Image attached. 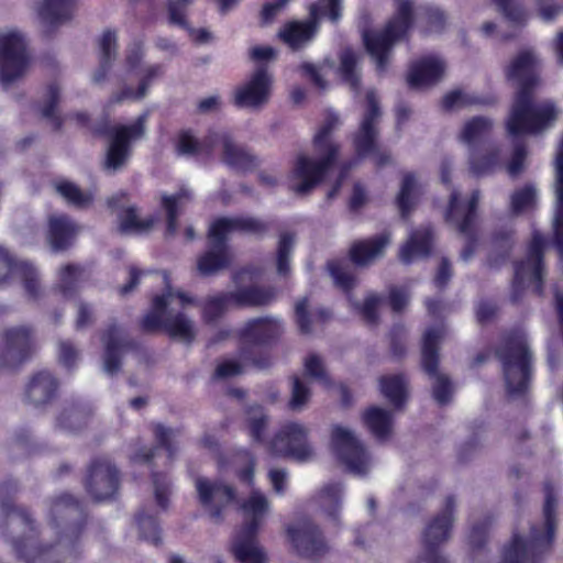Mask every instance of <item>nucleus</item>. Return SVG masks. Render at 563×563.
I'll return each instance as SVG.
<instances>
[{
	"instance_id": "obj_1",
	"label": "nucleus",
	"mask_w": 563,
	"mask_h": 563,
	"mask_svg": "<svg viewBox=\"0 0 563 563\" xmlns=\"http://www.w3.org/2000/svg\"><path fill=\"white\" fill-rule=\"evenodd\" d=\"M538 65L537 55L525 49L506 68L507 79L518 88L506 120L507 133L512 139L542 133L551 129L558 120L559 110L552 101H532L531 89L539 80Z\"/></svg>"
},
{
	"instance_id": "obj_2",
	"label": "nucleus",
	"mask_w": 563,
	"mask_h": 563,
	"mask_svg": "<svg viewBox=\"0 0 563 563\" xmlns=\"http://www.w3.org/2000/svg\"><path fill=\"white\" fill-rule=\"evenodd\" d=\"M341 121L334 112H328L324 122L313 137L314 158L305 154L297 156L288 178L289 188L297 194H306L314 188L325 176L338 156L340 146L332 133Z\"/></svg>"
},
{
	"instance_id": "obj_3",
	"label": "nucleus",
	"mask_w": 563,
	"mask_h": 563,
	"mask_svg": "<svg viewBox=\"0 0 563 563\" xmlns=\"http://www.w3.org/2000/svg\"><path fill=\"white\" fill-rule=\"evenodd\" d=\"M166 283L162 295L154 297L152 309L143 318V328L147 331L163 329L170 338L190 343L197 334L195 322L187 316V309L197 301L188 294L174 289L164 274Z\"/></svg>"
},
{
	"instance_id": "obj_4",
	"label": "nucleus",
	"mask_w": 563,
	"mask_h": 563,
	"mask_svg": "<svg viewBox=\"0 0 563 563\" xmlns=\"http://www.w3.org/2000/svg\"><path fill=\"white\" fill-rule=\"evenodd\" d=\"M556 496L553 489L545 488L543 520L531 526L529 533H514L504 545L498 563H529L548 552L555 533Z\"/></svg>"
},
{
	"instance_id": "obj_5",
	"label": "nucleus",
	"mask_w": 563,
	"mask_h": 563,
	"mask_svg": "<svg viewBox=\"0 0 563 563\" xmlns=\"http://www.w3.org/2000/svg\"><path fill=\"white\" fill-rule=\"evenodd\" d=\"M144 45L134 40L125 51L124 59L114 76L120 88L112 92L107 106H115L126 101H139L148 93L154 80L163 73L158 64H144Z\"/></svg>"
},
{
	"instance_id": "obj_6",
	"label": "nucleus",
	"mask_w": 563,
	"mask_h": 563,
	"mask_svg": "<svg viewBox=\"0 0 563 563\" xmlns=\"http://www.w3.org/2000/svg\"><path fill=\"white\" fill-rule=\"evenodd\" d=\"M241 510L244 522L232 541V553L240 563H266V553L256 536L269 514L271 503L263 492L255 489L241 503Z\"/></svg>"
},
{
	"instance_id": "obj_7",
	"label": "nucleus",
	"mask_w": 563,
	"mask_h": 563,
	"mask_svg": "<svg viewBox=\"0 0 563 563\" xmlns=\"http://www.w3.org/2000/svg\"><path fill=\"white\" fill-rule=\"evenodd\" d=\"M264 230L265 224L254 218L238 217L216 220L209 230V250L197 262L199 273L209 276L229 265L231 257L225 241L230 234L238 231L260 234Z\"/></svg>"
},
{
	"instance_id": "obj_8",
	"label": "nucleus",
	"mask_w": 563,
	"mask_h": 563,
	"mask_svg": "<svg viewBox=\"0 0 563 563\" xmlns=\"http://www.w3.org/2000/svg\"><path fill=\"white\" fill-rule=\"evenodd\" d=\"M282 331L283 324L276 318H258L246 322L240 331L242 362L225 360L218 365L216 375L220 378L236 376L243 372L247 363L264 367V364L255 361L254 354L262 345L277 338Z\"/></svg>"
},
{
	"instance_id": "obj_9",
	"label": "nucleus",
	"mask_w": 563,
	"mask_h": 563,
	"mask_svg": "<svg viewBox=\"0 0 563 563\" xmlns=\"http://www.w3.org/2000/svg\"><path fill=\"white\" fill-rule=\"evenodd\" d=\"M159 446L155 450L140 449L131 455L133 464H145L152 472L154 494L157 505L165 509L167 507L170 483L165 475L159 474L158 467H167L172 464L177 452L176 434L173 429L157 424L154 429Z\"/></svg>"
},
{
	"instance_id": "obj_10",
	"label": "nucleus",
	"mask_w": 563,
	"mask_h": 563,
	"mask_svg": "<svg viewBox=\"0 0 563 563\" xmlns=\"http://www.w3.org/2000/svg\"><path fill=\"white\" fill-rule=\"evenodd\" d=\"M411 0H397L396 13L382 31L363 33L364 45L378 70H384L391 55L394 44L402 38L412 23Z\"/></svg>"
},
{
	"instance_id": "obj_11",
	"label": "nucleus",
	"mask_w": 563,
	"mask_h": 563,
	"mask_svg": "<svg viewBox=\"0 0 563 563\" xmlns=\"http://www.w3.org/2000/svg\"><path fill=\"white\" fill-rule=\"evenodd\" d=\"M219 145L222 150L223 162L240 170L253 166V157L241 146L236 145L227 132L210 133L205 141H199L190 131L178 135L177 152L179 155L203 157Z\"/></svg>"
},
{
	"instance_id": "obj_12",
	"label": "nucleus",
	"mask_w": 563,
	"mask_h": 563,
	"mask_svg": "<svg viewBox=\"0 0 563 563\" xmlns=\"http://www.w3.org/2000/svg\"><path fill=\"white\" fill-rule=\"evenodd\" d=\"M493 125L489 118L474 117L464 123L460 132V140L472 148L468 164L476 176L489 175L504 164V150L500 146H490L483 153L475 150V145L492 131Z\"/></svg>"
},
{
	"instance_id": "obj_13",
	"label": "nucleus",
	"mask_w": 563,
	"mask_h": 563,
	"mask_svg": "<svg viewBox=\"0 0 563 563\" xmlns=\"http://www.w3.org/2000/svg\"><path fill=\"white\" fill-rule=\"evenodd\" d=\"M498 356L503 363L509 394L523 393L529 386L531 376V356L526 335L520 332L508 336L498 351Z\"/></svg>"
},
{
	"instance_id": "obj_14",
	"label": "nucleus",
	"mask_w": 563,
	"mask_h": 563,
	"mask_svg": "<svg viewBox=\"0 0 563 563\" xmlns=\"http://www.w3.org/2000/svg\"><path fill=\"white\" fill-rule=\"evenodd\" d=\"M330 446L345 466L356 475H366L374 466V460L356 432L343 423H334L330 428Z\"/></svg>"
},
{
	"instance_id": "obj_15",
	"label": "nucleus",
	"mask_w": 563,
	"mask_h": 563,
	"mask_svg": "<svg viewBox=\"0 0 563 563\" xmlns=\"http://www.w3.org/2000/svg\"><path fill=\"white\" fill-rule=\"evenodd\" d=\"M311 429L300 421H286L268 442L267 449L272 455L288 457L299 463L316 460L317 451L310 441Z\"/></svg>"
},
{
	"instance_id": "obj_16",
	"label": "nucleus",
	"mask_w": 563,
	"mask_h": 563,
	"mask_svg": "<svg viewBox=\"0 0 563 563\" xmlns=\"http://www.w3.org/2000/svg\"><path fill=\"white\" fill-rule=\"evenodd\" d=\"M29 43L14 26L0 27V80L8 87L22 78L30 65Z\"/></svg>"
},
{
	"instance_id": "obj_17",
	"label": "nucleus",
	"mask_w": 563,
	"mask_h": 563,
	"mask_svg": "<svg viewBox=\"0 0 563 563\" xmlns=\"http://www.w3.org/2000/svg\"><path fill=\"white\" fill-rule=\"evenodd\" d=\"M250 275L249 271L239 273L235 277L239 288L234 292L219 294L209 297L202 308L203 318L211 322L222 316L232 306H261L269 303L275 292L272 289H264L255 286L243 287L242 283Z\"/></svg>"
},
{
	"instance_id": "obj_18",
	"label": "nucleus",
	"mask_w": 563,
	"mask_h": 563,
	"mask_svg": "<svg viewBox=\"0 0 563 563\" xmlns=\"http://www.w3.org/2000/svg\"><path fill=\"white\" fill-rule=\"evenodd\" d=\"M380 114L378 97L374 90H368L365 111L354 136V147L358 156L371 155L376 165L384 166L391 162V156L377 146V123Z\"/></svg>"
},
{
	"instance_id": "obj_19",
	"label": "nucleus",
	"mask_w": 563,
	"mask_h": 563,
	"mask_svg": "<svg viewBox=\"0 0 563 563\" xmlns=\"http://www.w3.org/2000/svg\"><path fill=\"white\" fill-rule=\"evenodd\" d=\"M323 18L329 19V9H325L324 0H318L309 5L308 20L285 22L278 29L276 37L291 51H301L313 42Z\"/></svg>"
},
{
	"instance_id": "obj_20",
	"label": "nucleus",
	"mask_w": 563,
	"mask_h": 563,
	"mask_svg": "<svg viewBox=\"0 0 563 563\" xmlns=\"http://www.w3.org/2000/svg\"><path fill=\"white\" fill-rule=\"evenodd\" d=\"M479 198V191L475 190L472 192L470 198L462 199L460 190L454 188L451 191L449 206L445 212V220L455 225L459 231L465 234L468 239L467 244L461 253L464 261H468L474 252L475 241L472 235V225Z\"/></svg>"
},
{
	"instance_id": "obj_21",
	"label": "nucleus",
	"mask_w": 563,
	"mask_h": 563,
	"mask_svg": "<svg viewBox=\"0 0 563 563\" xmlns=\"http://www.w3.org/2000/svg\"><path fill=\"white\" fill-rule=\"evenodd\" d=\"M272 88L273 75L267 68L258 67L234 88L232 101L239 108L257 110L268 102Z\"/></svg>"
},
{
	"instance_id": "obj_22",
	"label": "nucleus",
	"mask_w": 563,
	"mask_h": 563,
	"mask_svg": "<svg viewBox=\"0 0 563 563\" xmlns=\"http://www.w3.org/2000/svg\"><path fill=\"white\" fill-rule=\"evenodd\" d=\"M444 335V328L438 325L426 330L422 340V366L424 371L434 379L433 382V397L434 399L444 405L449 402L453 388L449 379L438 372V344Z\"/></svg>"
},
{
	"instance_id": "obj_23",
	"label": "nucleus",
	"mask_w": 563,
	"mask_h": 563,
	"mask_svg": "<svg viewBox=\"0 0 563 563\" xmlns=\"http://www.w3.org/2000/svg\"><path fill=\"white\" fill-rule=\"evenodd\" d=\"M144 120L145 115H142L132 124L117 125L110 131L104 162L106 169L117 172L125 165L131 155L132 143L143 135Z\"/></svg>"
},
{
	"instance_id": "obj_24",
	"label": "nucleus",
	"mask_w": 563,
	"mask_h": 563,
	"mask_svg": "<svg viewBox=\"0 0 563 563\" xmlns=\"http://www.w3.org/2000/svg\"><path fill=\"white\" fill-rule=\"evenodd\" d=\"M287 536L300 555L320 558L329 551L320 529L308 519H299L289 525Z\"/></svg>"
},
{
	"instance_id": "obj_25",
	"label": "nucleus",
	"mask_w": 563,
	"mask_h": 563,
	"mask_svg": "<svg viewBox=\"0 0 563 563\" xmlns=\"http://www.w3.org/2000/svg\"><path fill=\"white\" fill-rule=\"evenodd\" d=\"M544 246L545 240L539 233H536L530 243L527 258L516 266V287H531L537 292L541 291L543 277L542 254Z\"/></svg>"
},
{
	"instance_id": "obj_26",
	"label": "nucleus",
	"mask_w": 563,
	"mask_h": 563,
	"mask_svg": "<svg viewBox=\"0 0 563 563\" xmlns=\"http://www.w3.org/2000/svg\"><path fill=\"white\" fill-rule=\"evenodd\" d=\"M446 68V62L441 56H422L411 63L406 77L407 84L412 89H429L444 79Z\"/></svg>"
},
{
	"instance_id": "obj_27",
	"label": "nucleus",
	"mask_w": 563,
	"mask_h": 563,
	"mask_svg": "<svg viewBox=\"0 0 563 563\" xmlns=\"http://www.w3.org/2000/svg\"><path fill=\"white\" fill-rule=\"evenodd\" d=\"M195 485L201 505L213 519H219L222 510L235 498V490L221 482L199 477Z\"/></svg>"
},
{
	"instance_id": "obj_28",
	"label": "nucleus",
	"mask_w": 563,
	"mask_h": 563,
	"mask_svg": "<svg viewBox=\"0 0 563 563\" xmlns=\"http://www.w3.org/2000/svg\"><path fill=\"white\" fill-rule=\"evenodd\" d=\"M32 342L31 330L24 325L9 328L2 335L0 360L3 367L21 363L27 355Z\"/></svg>"
},
{
	"instance_id": "obj_29",
	"label": "nucleus",
	"mask_w": 563,
	"mask_h": 563,
	"mask_svg": "<svg viewBox=\"0 0 563 563\" xmlns=\"http://www.w3.org/2000/svg\"><path fill=\"white\" fill-rule=\"evenodd\" d=\"M118 472L107 459L96 461L87 478V490L92 498L103 500L113 496L118 488Z\"/></svg>"
},
{
	"instance_id": "obj_30",
	"label": "nucleus",
	"mask_w": 563,
	"mask_h": 563,
	"mask_svg": "<svg viewBox=\"0 0 563 563\" xmlns=\"http://www.w3.org/2000/svg\"><path fill=\"white\" fill-rule=\"evenodd\" d=\"M9 278L21 280L30 297H38L41 285L35 267L24 261L13 262L8 252L0 247V283Z\"/></svg>"
},
{
	"instance_id": "obj_31",
	"label": "nucleus",
	"mask_w": 563,
	"mask_h": 563,
	"mask_svg": "<svg viewBox=\"0 0 563 563\" xmlns=\"http://www.w3.org/2000/svg\"><path fill=\"white\" fill-rule=\"evenodd\" d=\"M455 499L448 497L443 508L439 514L426 526L422 534L423 549H437L451 537V530L454 522Z\"/></svg>"
},
{
	"instance_id": "obj_32",
	"label": "nucleus",
	"mask_w": 563,
	"mask_h": 563,
	"mask_svg": "<svg viewBox=\"0 0 563 563\" xmlns=\"http://www.w3.org/2000/svg\"><path fill=\"white\" fill-rule=\"evenodd\" d=\"M344 487L339 482H330L322 485L313 495L314 508L324 518L334 523L339 522L342 511Z\"/></svg>"
},
{
	"instance_id": "obj_33",
	"label": "nucleus",
	"mask_w": 563,
	"mask_h": 563,
	"mask_svg": "<svg viewBox=\"0 0 563 563\" xmlns=\"http://www.w3.org/2000/svg\"><path fill=\"white\" fill-rule=\"evenodd\" d=\"M81 227L63 213L52 214L48 218L47 240L55 252L68 249L76 236L79 234Z\"/></svg>"
},
{
	"instance_id": "obj_34",
	"label": "nucleus",
	"mask_w": 563,
	"mask_h": 563,
	"mask_svg": "<svg viewBox=\"0 0 563 563\" xmlns=\"http://www.w3.org/2000/svg\"><path fill=\"white\" fill-rule=\"evenodd\" d=\"M554 188V213L552 228L554 234V245L563 255V140L560 143L555 159V181Z\"/></svg>"
},
{
	"instance_id": "obj_35",
	"label": "nucleus",
	"mask_w": 563,
	"mask_h": 563,
	"mask_svg": "<svg viewBox=\"0 0 563 563\" xmlns=\"http://www.w3.org/2000/svg\"><path fill=\"white\" fill-rule=\"evenodd\" d=\"M104 344L103 369L107 374H115L121 365V356L128 341L123 329L118 325H111L102 336Z\"/></svg>"
},
{
	"instance_id": "obj_36",
	"label": "nucleus",
	"mask_w": 563,
	"mask_h": 563,
	"mask_svg": "<svg viewBox=\"0 0 563 563\" xmlns=\"http://www.w3.org/2000/svg\"><path fill=\"white\" fill-rule=\"evenodd\" d=\"M432 246V231L430 228H421L410 233L406 243L399 251L401 262L410 264L426 257Z\"/></svg>"
},
{
	"instance_id": "obj_37",
	"label": "nucleus",
	"mask_w": 563,
	"mask_h": 563,
	"mask_svg": "<svg viewBox=\"0 0 563 563\" xmlns=\"http://www.w3.org/2000/svg\"><path fill=\"white\" fill-rule=\"evenodd\" d=\"M389 242L390 236L387 233H383L374 239L355 242L350 250L351 258L356 265H369L383 255L384 249Z\"/></svg>"
},
{
	"instance_id": "obj_38",
	"label": "nucleus",
	"mask_w": 563,
	"mask_h": 563,
	"mask_svg": "<svg viewBox=\"0 0 563 563\" xmlns=\"http://www.w3.org/2000/svg\"><path fill=\"white\" fill-rule=\"evenodd\" d=\"M77 0H43L38 8L41 20L48 25H60L70 21Z\"/></svg>"
},
{
	"instance_id": "obj_39",
	"label": "nucleus",
	"mask_w": 563,
	"mask_h": 563,
	"mask_svg": "<svg viewBox=\"0 0 563 563\" xmlns=\"http://www.w3.org/2000/svg\"><path fill=\"white\" fill-rule=\"evenodd\" d=\"M117 34L112 31H106L99 42L100 65L92 74V81L96 85H102L107 81L111 66L117 56Z\"/></svg>"
},
{
	"instance_id": "obj_40",
	"label": "nucleus",
	"mask_w": 563,
	"mask_h": 563,
	"mask_svg": "<svg viewBox=\"0 0 563 563\" xmlns=\"http://www.w3.org/2000/svg\"><path fill=\"white\" fill-rule=\"evenodd\" d=\"M364 424L378 439L387 438L393 430V415L380 407H369L362 416Z\"/></svg>"
},
{
	"instance_id": "obj_41",
	"label": "nucleus",
	"mask_w": 563,
	"mask_h": 563,
	"mask_svg": "<svg viewBox=\"0 0 563 563\" xmlns=\"http://www.w3.org/2000/svg\"><path fill=\"white\" fill-rule=\"evenodd\" d=\"M157 217H141L135 208L123 209L119 214V228L128 234H142L151 231L157 222Z\"/></svg>"
},
{
	"instance_id": "obj_42",
	"label": "nucleus",
	"mask_w": 563,
	"mask_h": 563,
	"mask_svg": "<svg viewBox=\"0 0 563 563\" xmlns=\"http://www.w3.org/2000/svg\"><path fill=\"white\" fill-rule=\"evenodd\" d=\"M422 194V184L420 183L417 175L413 173H407L402 177L400 191L397 197V205L402 217L407 213L418 201Z\"/></svg>"
},
{
	"instance_id": "obj_43",
	"label": "nucleus",
	"mask_w": 563,
	"mask_h": 563,
	"mask_svg": "<svg viewBox=\"0 0 563 563\" xmlns=\"http://www.w3.org/2000/svg\"><path fill=\"white\" fill-rule=\"evenodd\" d=\"M56 382L48 372L36 374L27 385L26 397L35 405L46 402L56 390Z\"/></svg>"
},
{
	"instance_id": "obj_44",
	"label": "nucleus",
	"mask_w": 563,
	"mask_h": 563,
	"mask_svg": "<svg viewBox=\"0 0 563 563\" xmlns=\"http://www.w3.org/2000/svg\"><path fill=\"white\" fill-rule=\"evenodd\" d=\"M492 99L465 89H453L445 93L442 99V107L445 110L454 111L465 107L488 104Z\"/></svg>"
},
{
	"instance_id": "obj_45",
	"label": "nucleus",
	"mask_w": 563,
	"mask_h": 563,
	"mask_svg": "<svg viewBox=\"0 0 563 563\" xmlns=\"http://www.w3.org/2000/svg\"><path fill=\"white\" fill-rule=\"evenodd\" d=\"M361 54L351 47H345L340 54L338 71L343 80L354 90L360 81Z\"/></svg>"
},
{
	"instance_id": "obj_46",
	"label": "nucleus",
	"mask_w": 563,
	"mask_h": 563,
	"mask_svg": "<svg viewBox=\"0 0 563 563\" xmlns=\"http://www.w3.org/2000/svg\"><path fill=\"white\" fill-rule=\"evenodd\" d=\"M191 198L189 188H181L176 195L163 196L162 203L167 213V233L173 235L177 230V217L180 209Z\"/></svg>"
},
{
	"instance_id": "obj_47",
	"label": "nucleus",
	"mask_w": 563,
	"mask_h": 563,
	"mask_svg": "<svg viewBox=\"0 0 563 563\" xmlns=\"http://www.w3.org/2000/svg\"><path fill=\"white\" fill-rule=\"evenodd\" d=\"M382 394L396 407H400L408 396L407 380L402 375H388L380 378Z\"/></svg>"
},
{
	"instance_id": "obj_48",
	"label": "nucleus",
	"mask_w": 563,
	"mask_h": 563,
	"mask_svg": "<svg viewBox=\"0 0 563 563\" xmlns=\"http://www.w3.org/2000/svg\"><path fill=\"white\" fill-rule=\"evenodd\" d=\"M85 276L80 266L66 265L58 273L57 288L65 297H71Z\"/></svg>"
},
{
	"instance_id": "obj_49",
	"label": "nucleus",
	"mask_w": 563,
	"mask_h": 563,
	"mask_svg": "<svg viewBox=\"0 0 563 563\" xmlns=\"http://www.w3.org/2000/svg\"><path fill=\"white\" fill-rule=\"evenodd\" d=\"M538 203V190L531 185H527L516 190L510 200L511 211L516 214L531 211Z\"/></svg>"
},
{
	"instance_id": "obj_50",
	"label": "nucleus",
	"mask_w": 563,
	"mask_h": 563,
	"mask_svg": "<svg viewBox=\"0 0 563 563\" xmlns=\"http://www.w3.org/2000/svg\"><path fill=\"white\" fill-rule=\"evenodd\" d=\"M233 466L238 478L247 485H253L255 477V457L246 450H240L233 457Z\"/></svg>"
},
{
	"instance_id": "obj_51",
	"label": "nucleus",
	"mask_w": 563,
	"mask_h": 563,
	"mask_svg": "<svg viewBox=\"0 0 563 563\" xmlns=\"http://www.w3.org/2000/svg\"><path fill=\"white\" fill-rule=\"evenodd\" d=\"M56 191L70 205L86 207L92 199L91 192H82L75 184L68 180H58L55 184Z\"/></svg>"
},
{
	"instance_id": "obj_52",
	"label": "nucleus",
	"mask_w": 563,
	"mask_h": 563,
	"mask_svg": "<svg viewBox=\"0 0 563 563\" xmlns=\"http://www.w3.org/2000/svg\"><path fill=\"white\" fill-rule=\"evenodd\" d=\"M196 0H167L166 11L170 24L188 29L189 8Z\"/></svg>"
},
{
	"instance_id": "obj_53",
	"label": "nucleus",
	"mask_w": 563,
	"mask_h": 563,
	"mask_svg": "<svg viewBox=\"0 0 563 563\" xmlns=\"http://www.w3.org/2000/svg\"><path fill=\"white\" fill-rule=\"evenodd\" d=\"M328 269L334 284L344 291H349L355 285V277L346 262H330Z\"/></svg>"
},
{
	"instance_id": "obj_54",
	"label": "nucleus",
	"mask_w": 563,
	"mask_h": 563,
	"mask_svg": "<svg viewBox=\"0 0 563 563\" xmlns=\"http://www.w3.org/2000/svg\"><path fill=\"white\" fill-rule=\"evenodd\" d=\"M295 246V236L288 232L280 234L277 247V272L287 275L290 271V256Z\"/></svg>"
},
{
	"instance_id": "obj_55",
	"label": "nucleus",
	"mask_w": 563,
	"mask_h": 563,
	"mask_svg": "<svg viewBox=\"0 0 563 563\" xmlns=\"http://www.w3.org/2000/svg\"><path fill=\"white\" fill-rule=\"evenodd\" d=\"M250 435L256 442H262L267 427V416L262 407H252L246 413Z\"/></svg>"
},
{
	"instance_id": "obj_56",
	"label": "nucleus",
	"mask_w": 563,
	"mask_h": 563,
	"mask_svg": "<svg viewBox=\"0 0 563 563\" xmlns=\"http://www.w3.org/2000/svg\"><path fill=\"white\" fill-rule=\"evenodd\" d=\"M330 68L331 65L327 62L322 64L302 63L299 67L302 75L320 89H324L328 86L325 77Z\"/></svg>"
},
{
	"instance_id": "obj_57",
	"label": "nucleus",
	"mask_w": 563,
	"mask_h": 563,
	"mask_svg": "<svg viewBox=\"0 0 563 563\" xmlns=\"http://www.w3.org/2000/svg\"><path fill=\"white\" fill-rule=\"evenodd\" d=\"M310 389L305 382L294 378L289 407L294 411H301L310 399Z\"/></svg>"
},
{
	"instance_id": "obj_58",
	"label": "nucleus",
	"mask_w": 563,
	"mask_h": 563,
	"mask_svg": "<svg viewBox=\"0 0 563 563\" xmlns=\"http://www.w3.org/2000/svg\"><path fill=\"white\" fill-rule=\"evenodd\" d=\"M136 523L143 539L157 544L161 540L156 519L152 515H139Z\"/></svg>"
},
{
	"instance_id": "obj_59",
	"label": "nucleus",
	"mask_w": 563,
	"mask_h": 563,
	"mask_svg": "<svg viewBox=\"0 0 563 563\" xmlns=\"http://www.w3.org/2000/svg\"><path fill=\"white\" fill-rule=\"evenodd\" d=\"M59 93L60 88L57 84L49 85L44 93L43 104L41 107L43 117L53 119L56 126L59 125V121L55 115V107L59 100Z\"/></svg>"
},
{
	"instance_id": "obj_60",
	"label": "nucleus",
	"mask_w": 563,
	"mask_h": 563,
	"mask_svg": "<svg viewBox=\"0 0 563 563\" xmlns=\"http://www.w3.org/2000/svg\"><path fill=\"white\" fill-rule=\"evenodd\" d=\"M349 300L353 305V307L356 309V311L368 322H375L377 319V307L380 302V298L375 294H368L363 305H358L357 302L353 301V299L350 297Z\"/></svg>"
},
{
	"instance_id": "obj_61",
	"label": "nucleus",
	"mask_w": 563,
	"mask_h": 563,
	"mask_svg": "<svg viewBox=\"0 0 563 563\" xmlns=\"http://www.w3.org/2000/svg\"><path fill=\"white\" fill-rule=\"evenodd\" d=\"M305 371L310 378L323 384L324 386L329 385L330 379L327 375L322 360L318 355H310L306 358Z\"/></svg>"
},
{
	"instance_id": "obj_62",
	"label": "nucleus",
	"mask_w": 563,
	"mask_h": 563,
	"mask_svg": "<svg viewBox=\"0 0 563 563\" xmlns=\"http://www.w3.org/2000/svg\"><path fill=\"white\" fill-rule=\"evenodd\" d=\"M76 309L75 324L77 329H85L95 322L97 310L93 305L85 300H79L76 305Z\"/></svg>"
},
{
	"instance_id": "obj_63",
	"label": "nucleus",
	"mask_w": 563,
	"mask_h": 563,
	"mask_svg": "<svg viewBox=\"0 0 563 563\" xmlns=\"http://www.w3.org/2000/svg\"><path fill=\"white\" fill-rule=\"evenodd\" d=\"M268 482L277 495H284L289 485V473L284 467H272L267 472Z\"/></svg>"
},
{
	"instance_id": "obj_64",
	"label": "nucleus",
	"mask_w": 563,
	"mask_h": 563,
	"mask_svg": "<svg viewBox=\"0 0 563 563\" xmlns=\"http://www.w3.org/2000/svg\"><path fill=\"white\" fill-rule=\"evenodd\" d=\"M289 0H274L266 2L260 12V23L262 26L272 24Z\"/></svg>"
}]
</instances>
